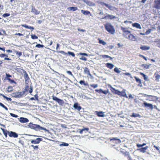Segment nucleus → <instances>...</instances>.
<instances>
[{
  "label": "nucleus",
  "mask_w": 160,
  "mask_h": 160,
  "mask_svg": "<svg viewBox=\"0 0 160 160\" xmlns=\"http://www.w3.org/2000/svg\"><path fill=\"white\" fill-rule=\"evenodd\" d=\"M24 78L25 79V86L24 87L23 91L21 92H17L13 93L14 97L16 98H21L26 96L27 93L26 92H28L30 93H31L33 91V87L31 86H29L28 83L30 82V79L26 71H24Z\"/></svg>",
  "instance_id": "f257e3e1"
},
{
  "label": "nucleus",
  "mask_w": 160,
  "mask_h": 160,
  "mask_svg": "<svg viewBox=\"0 0 160 160\" xmlns=\"http://www.w3.org/2000/svg\"><path fill=\"white\" fill-rule=\"evenodd\" d=\"M28 126L31 128L34 129L36 131H41L42 130H44L45 132H47L48 133H50V132L49 130L47 129L44 128L38 125L33 124L30 123H29Z\"/></svg>",
  "instance_id": "f03ea898"
},
{
  "label": "nucleus",
  "mask_w": 160,
  "mask_h": 160,
  "mask_svg": "<svg viewBox=\"0 0 160 160\" xmlns=\"http://www.w3.org/2000/svg\"><path fill=\"white\" fill-rule=\"evenodd\" d=\"M105 29L107 31L112 34H114L115 33V30L113 26L110 23H107L105 25Z\"/></svg>",
  "instance_id": "7ed1b4c3"
},
{
  "label": "nucleus",
  "mask_w": 160,
  "mask_h": 160,
  "mask_svg": "<svg viewBox=\"0 0 160 160\" xmlns=\"http://www.w3.org/2000/svg\"><path fill=\"white\" fill-rule=\"evenodd\" d=\"M143 95L144 97H148V99H146L147 100L155 102L157 101L158 99V97L156 96L148 95L146 94H143Z\"/></svg>",
  "instance_id": "20e7f679"
},
{
  "label": "nucleus",
  "mask_w": 160,
  "mask_h": 160,
  "mask_svg": "<svg viewBox=\"0 0 160 160\" xmlns=\"http://www.w3.org/2000/svg\"><path fill=\"white\" fill-rule=\"evenodd\" d=\"M12 77V76L9 74L7 73H6V77L5 78V80H8V82H9L11 84L14 83L15 84H17V83L14 80L11 79L10 78Z\"/></svg>",
  "instance_id": "39448f33"
},
{
  "label": "nucleus",
  "mask_w": 160,
  "mask_h": 160,
  "mask_svg": "<svg viewBox=\"0 0 160 160\" xmlns=\"http://www.w3.org/2000/svg\"><path fill=\"white\" fill-rule=\"evenodd\" d=\"M52 99L57 102L59 105H62L64 103V101L56 97L52 96Z\"/></svg>",
  "instance_id": "423d86ee"
},
{
  "label": "nucleus",
  "mask_w": 160,
  "mask_h": 160,
  "mask_svg": "<svg viewBox=\"0 0 160 160\" xmlns=\"http://www.w3.org/2000/svg\"><path fill=\"white\" fill-rule=\"evenodd\" d=\"M101 5L103 6H106L110 10H111L115 11L117 9V8L115 7L112 6L111 5L106 4L103 2H101Z\"/></svg>",
  "instance_id": "0eeeda50"
},
{
  "label": "nucleus",
  "mask_w": 160,
  "mask_h": 160,
  "mask_svg": "<svg viewBox=\"0 0 160 160\" xmlns=\"http://www.w3.org/2000/svg\"><path fill=\"white\" fill-rule=\"evenodd\" d=\"M42 139L41 138H38L35 140H31V142L32 144H39L41 141H42Z\"/></svg>",
  "instance_id": "6e6552de"
},
{
  "label": "nucleus",
  "mask_w": 160,
  "mask_h": 160,
  "mask_svg": "<svg viewBox=\"0 0 160 160\" xmlns=\"http://www.w3.org/2000/svg\"><path fill=\"white\" fill-rule=\"evenodd\" d=\"M154 7L157 9H160V0H155Z\"/></svg>",
  "instance_id": "1a4fd4ad"
},
{
  "label": "nucleus",
  "mask_w": 160,
  "mask_h": 160,
  "mask_svg": "<svg viewBox=\"0 0 160 160\" xmlns=\"http://www.w3.org/2000/svg\"><path fill=\"white\" fill-rule=\"evenodd\" d=\"M8 135L10 137L17 138L18 136V134L15 132L10 131L8 133Z\"/></svg>",
  "instance_id": "9d476101"
},
{
  "label": "nucleus",
  "mask_w": 160,
  "mask_h": 160,
  "mask_svg": "<svg viewBox=\"0 0 160 160\" xmlns=\"http://www.w3.org/2000/svg\"><path fill=\"white\" fill-rule=\"evenodd\" d=\"M127 38L128 39L132 41H136L137 39L136 37L132 34H130L129 35L128 37H127Z\"/></svg>",
  "instance_id": "9b49d317"
},
{
  "label": "nucleus",
  "mask_w": 160,
  "mask_h": 160,
  "mask_svg": "<svg viewBox=\"0 0 160 160\" xmlns=\"http://www.w3.org/2000/svg\"><path fill=\"white\" fill-rule=\"evenodd\" d=\"M111 87V90L112 92L114 93L115 94H117L119 96L120 95V91L115 89L114 88L112 87L111 86L110 87Z\"/></svg>",
  "instance_id": "f8f14e48"
},
{
  "label": "nucleus",
  "mask_w": 160,
  "mask_h": 160,
  "mask_svg": "<svg viewBox=\"0 0 160 160\" xmlns=\"http://www.w3.org/2000/svg\"><path fill=\"white\" fill-rule=\"evenodd\" d=\"M111 141H112L114 143L116 144H119L121 142V140L117 138H113L110 139Z\"/></svg>",
  "instance_id": "ddd939ff"
},
{
  "label": "nucleus",
  "mask_w": 160,
  "mask_h": 160,
  "mask_svg": "<svg viewBox=\"0 0 160 160\" xmlns=\"http://www.w3.org/2000/svg\"><path fill=\"white\" fill-rule=\"evenodd\" d=\"M125 92L126 90L125 89H123V90L121 92H120V95L119 96L121 97H124L127 98H128V97L127 96Z\"/></svg>",
  "instance_id": "4468645a"
},
{
  "label": "nucleus",
  "mask_w": 160,
  "mask_h": 160,
  "mask_svg": "<svg viewBox=\"0 0 160 160\" xmlns=\"http://www.w3.org/2000/svg\"><path fill=\"white\" fill-rule=\"evenodd\" d=\"M73 107L78 111H80L81 109V107L79 105L78 102L75 103L73 106Z\"/></svg>",
  "instance_id": "2eb2a0df"
},
{
  "label": "nucleus",
  "mask_w": 160,
  "mask_h": 160,
  "mask_svg": "<svg viewBox=\"0 0 160 160\" xmlns=\"http://www.w3.org/2000/svg\"><path fill=\"white\" fill-rule=\"evenodd\" d=\"M115 18H116L114 16L110 14H107V15L104 17L103 18L106 19H112Z\"/></svg>",
  "instance_id": "dca6fc26"
},
{
  "label": "nucleus",
  "mask_w": 160,
  "mask_h": 160,
  "mask_svg": "<svg viewBox=\"0 0 160 160\" xmlns=\"http://www.w3.org/2000/svg\"><path fill=\"white\" fill-rule=\"evenodd\" d=\"M4 57H6L5 58H4V60H11L12 59L8 58V56L4 53H2L0 54V57L1 58H3Z\"/></svg>",
  "instance_id": "f3484780"
},
{
  "label": "nucleus",
  "mask_w": 160,
  "mask_h": 160,
  "mask_svg": "<svg viewBox=\"0 0 160 160\" xmlns=\"http://www.w3.org/2000/svg\"><path fill=\"white\" fill-rule=\"evenodd\" d=\"M143 104L145 107H148L151 109H152L153 108V105L152 104L144 102Z\"/></svg>",
  "instance_id": "a211bd4d"
},
{
  "label": "nucleus",
  "mask_w": 160,
  "mask_h": 160,
  "mask_svg": "<svg viewBox=\"0 0 160 160\" xmlns=\"http://www.w3.org/2000/svg\"><path fill=\"white\" fill-rule=\"evenodd\" d=\"M19 121L22 123H26L28 122L29 120L27 118L21 117L20 118Z\"/></svg>",
  "instance_id": "6ab92c4d"
},
{
  "label": "nucleus",
  "mask_w": 160,
  "mask_h": 160,
  "mask_svg": "<svg viewBox=\"0 0 160 160\" xmlns=\"http://www.w3.org/2000/svg\"><path fill=\"white\" fill-rule=\"evenodd\" d=\"M32 12L36 15H38L40 13V11H38L34 7H32L31 9Z\"/></svg>",
  "instance_id": "aec40b11"
},
{
  "label": "nucleus",
  "mask_w": 160,
  "mask_h": 160,
  "mask_svg": "<svg viewBox=\"0 0 160 160\" xmlns=\"http://www.w3.org/2000/svg\"><path fill=\"white\" fill-rule=\"evenodd\" d=\"M21 26L22 27H24L26 28L30 29L31 31H33L34 30V28L33 27L28 26L26 24H22Z\"/></svg>",
  "instance_id": "412c9836"
},
{
  "label": "nucleus",
  "mask_w": 160,
  "mask_h": 160,
  "mask_svg": "<svg viewBox=\"0 0 160 160\" xmlns=\"http://www.w3.org/2000/svg\"><path fill=\"white\" fill-rule=\"evenodd\" d=\"M132 26L133 27H136L137 28H138L139 29H142V27L138 23L135 22L134 23H133L132 24Z\"/></svg>",
  "instance_id": "4be33fe9"
},
{
  "label": "nucleus",
  "mask_w": 160,
  "mask_h": 160,
  "mask_svg": "<svg viewBox=\"0 0 160 160\" xmlns=\"http://www.w3.org/2000/svg\"><path fill=\"white\" fill-rule=\"evenodd\" d=\"M123 154L125 156L127 157L128 159V160H132V158L131 157L129 153L128 152H126L123 153Z\"/></svg>",
  "instance_id": "5701e85b"
},
{
  "label": "nucleus",
  "mask_w": 160,
  "mask_h": 160,
  "mask_svg": "<svg viewBox=\"0 0 160 160\" xmlns=\"http://www.w3.org/2000/svg\"><path fill=\"white\" fill-rule=\"evenodd\" d=\"M150 47L149 46H142L140 47V49L143 50H147L149 49Z\"/></svg>",
  "instance_id": "b1692460"
},
{
  "label": "nucleus",
  "mask_w": 160,
  "mask_h": 160,
  "mask_svg": "<svg viewBox=\"0 0 160 160\" xmlns=\"http://www.w3.org/2000/svg\"><path fill=\"white\" fill-rule=\"evenodd\" d=\"M34 98L32 97L29 99L30 100H37L39 101L38 96L37 94H36L34 96Z\"/></svg>",
  "instance_id": "393cba45"
},
{
  "label": "nucleus",
  "mask_w": 160,
  "mask_h": 160,
  "mask_svg": "<svg viewBox=\"0 0 160 160\" xmlns=\"http://www.w3.org/2000/svg\"><path fill=\"white\" fill-rule=\"evenodd\" d=\"M84 72L85 74H86L89 75L91 76V74L89 69L87 67H85L84 68Z\"/></svg>",
  "instance_id": "a878e982"
},
{
  "label": "nucleus",
  "mask_w": 160,
  "mask_h": 160,
  "mask_svg": "<svg viewBox=\"0 0 160 160\" xmlns=\"http://www.w3.org/2000/svg\"><path fill=\"white\" fill-rule=\"evenodd\" d=\"M79 83L81 85H84L86 86H89V85L87 82H85L84 80H81L80 81Z\"/></svg>",
  "instance_id": "bb28decb"
},
{
  "label": "nucleus",
  "mask_w": 160,
  "mask_h": 160,
  "mask_svg": "<svg viewBox=\"0 0 160 160\" xmlns=\"http://www.w3.org/2000/svg\"><path fill=\"white\" fill-rule=\"evenodd\" d=\"M1 129L5 137L6 138L7 137V134H8V133L9 132V131H8L7 130H5L4 129L2 128H1Z\"/></svg>",
  "instance_id": "cd10ccee"
},
{
  "label": "nucleus",
  "mask_w": 160,
  "mask_h": 160,
  "mask_svg": "<svg viewBox=\"0 0 160 160\" xmlns=\"http://www.w3.org/2000/svg\"><path fill=\"white\" fill-rule=\"evenodd\" d=\"M89 130V129L88 128H84L83 129H79L80 131H79V132L80 134H82V133L84 131H86L88 132V131Z\"/></svg>",
  "instance_id": "c85d7f7f"
},
{
  "label": "nucleus",
  "mask_w": 160,
  "mask_h": 160,
  "mask_svg": "<svg viewBox=\"0 0 160 160\" xmlns=\"http://www.w3.org/2000/svg\"><path fill=\"white\" fill-rule=\"evenodd\" d=\"M14 52L16 53V55L18 58H19L22 55V52H18L15 50Z\"/></svg>",
  "instance_id": "c756f323"
},
{
  "label": "nucleus",
  "mask_w": 160,
  "mask_h": 160,
  "mask_svg": "<svg viewBox=\"0 0 160 160\" xmlns=\"http://www.w3.org/2000/svg\"><path fill=\"white\" fill-rule=\"evenodd\" d=\"M106 66L110 69H112L114 67V65L113 64L110 63H107Z\"/></svg>",
  "instance_id": "7c9ffc66"
},
{
  "label": "nucleus",
  "mask_w": 160,
  "mask_h": 160,
  "mask_svg": "<svg viewBox=\"0 0 160 160\" xmlns=\"http://www.w3.org/2000/svg\"><path fill=\"white\" fill-rule=\"evenodd\" d=\"M81 12L83 14L85 15H88L90 13V12L88 11H85L83 10H81Z\"/></svg>",
  "instance_id": "2f4dec72"
},
{
  "label": "nucleus",
  "mask_w": 160,
  "mask_h": 160,
  "mask_svg": "<svg viewBox=\"0 0 160 160\" xmlns=\"http://www.w3.org/2000/svg\"><path fill=\"white\" fill-rule=\"evenodd\" d=\"M13 90V88L12 86H9L7 89L8 92H12Z\"/></svg>",
  "instance_id": "473e14b6"
},
{
  "label": "nucleus",
  "mask_w": 160,
  "mask_h": 160,
  "mask_svg": "<svg viewBox=\"0 0 160 160\" xmlns=\"http://www.w3.org/2000/svg\"><path fill=\"white\" fill-rule=\"evenodd\" d=\"M0 95L1 96H2L4 98L6 99L8 101H11L12 100L11 98L7 97L2 94H0Z\"/></svg>",
  "instance_id": "72a5a7b5"
},
{
  "label": "nucleus",
  "mask_w": 160,
  "mask_h": 160,
  "mask_svg": "<svg viewBox=\"0 0 160 160\" xmlns=\"http://www.w3.org/2000/svg\"><path fill=\"white\" fill-rule=\"evenodd\" d=\"M121 29L122 31L124 33L125 32H129V31L128 30V28L123 27H121Z\"/></svg>",
  "instance_id": "f704fd0d"
},
{
  "label": "nucleus",
  "mask_w": 160,
  "mask_h": 160,
  "mask_svg": "<svg viewBox=\"0 0 160 160\" xmlns=\"http://www.w3.org/2000/svg\"><path fill=\"white\" fill-rule=\"evenodd\" d=\"M140 75L142 76L144 78V79L145 80L147 81L148 80V78L146 76L145 74H144L142 72H140Z\"/></svg>",
  "instance_id": "c9c22d12"
},
{
  "label": "nucleus",
  "mask_w": 160,
  "mask_h": 160,
  "mask_svg": "<svg viewBox=\"0 0 160 160\" xmlns=\"http://www.w3.org/2000/svg\"><path fill=\"white\" fill-rule=\"evenodd\" d=\"M134 78L135 79L136 82H138L139 84H141L142 83L141 80L139 78H138L136 77L135 76Z\"/></svg>",
  "instance_id": "e433bc0d"
},
{
  "label": "nucleus",
  "mask_w": 160,
  "mask_h": 160,
  "mask_svg": "<svg viewBox=\"0 0 160 160\" xmlns=\"http://www.w3.org/2000/svg\"><path fill=\"white\" fill-rule=\"evenodd\" d=\"M151 65V64H149L148 65L142 64V66L144 68L147 69H148L149 68L150 66Z\"/></svg>",
  "instance_id": "4c0bfd02"
},
{
  "label": "nucleus",
  "mask_w": 160,
  "mask_h": 160,
  "mask_svg": "<svg viewBox=\"0 0 160 160\" xmlns=\"http://www.w3.org/2000/svg\"><path fill=\"white\" fill-rule=\"evenodd\" d=\"M0 106L4 108L6 111L8 110V108L6 106H5L3 104H2V103L1 102H0Z\"/></svg>",
  "instance_id": "58836bf2"
},
{
  "label": "nucleus",
  "mask_w": 160,
  "mask_h": 160,
  "mask_svg": "<svg viewBox=\"0 0 160 160\" xmlns=\"http://www.w3.org/2000/svg\"><path fill=\"white\" fill-rule=\"evenodd\" d=\"M102 58H109L110 59H112V58L108 55H102Z\"/></svg>",
  "instance_id": "ea45409f"
},
{
  "label": "nucleus",
  "mask_w": 160,
  "mask_h": 160,
  "mask_svg": "<svg viewBox=\"0 0 160 160\" xmlns=\"http://www.w3.org/2000/svg\"><path fill=\"white\" fill-rule=\"evenodd\" d=\"M67 53V54H68L69 55H71L72 57H75V54L73 52H71L70 51H68Z\"/></svg>",
  "instance_id": "a19ab883"
},
{
  "label": "nucleus",
  "mask_w": 160,
  "mask_h": 160,
  "mask_svg": "<svg viewBox=\"0 0 160 160\" xmlns=\"http://www.w3.org/2000/svg\"><path fill=\"white\" fill-rule=\"evenodd\" d=\"M114 71L118 73H120L121 72L120 69L118 68H115L114 69Z\"/></svg>",
  "instance_id": "79ce46f5"
},
{
  "label": "nucleus",
  "mask_w": 160,
  "mask_h": 160,
  "mask_svg": "<svg viewBox=\"0 0 160 160\" xmlns=\"http://www.w3.org/2000/svg\"><path fill=\"white\" fill-rule=\"evenodd\" d=\"M60 146H69V144L68 143L63 142L62 143L59 145Z\"/></svg>",
  "instance_id": "37998d69"
},
{
  "label": "nucleus",
  "mask_w": 160,
  "mask_h": 160,
  "mask_svg": "<svg viewBox=\"0 0 160 160\" xmlns=\"http://www.w3.org/2000/svg\"><path fill=\"white\" fill-rule=\"evenodd\" d=\"M70 9L71 10H72L73 11H74L77 9V7H71L70 8Z\"/></svg>",
  "instance_id": "c03bdc74"
},
{
  "label": "nucleus",
  "mask_w": 160,
  "mask_h": 160,
  "mask_svg": "<svg viewBox=\"0 0 160 160\" xmlns=\"http://www.w3.org/2000/svg\"><path fill=\"white\" fill-rule=\"evenodd\" d=\"M139 116V115L138 114V113H133L132 114V115L131 116L132 117H138Z\"/></svg>",
  "instance_id": "a18cd8bd"
},
{
  "label": "nucleus",
  "mask_w": 160,
  "mask_h": 160,
  "mask_svg": "<svg viewBox=\"0 0 160 160\" xmlns=\"http://www.w3.org/2000/svg\"><path fill=\"white\" fill-rule=\"evenodd\" d=\"M24 139H20L18 141V142L22 145H23L24 144V141H23Z\"/></svg>",
  "instance_id": "49530a36"
},
{
  "label": "nucleus",
  "mask_w": 160,
  "mask_h": 160,
  "mask_svg": "<svg viewBox=\"0 0 160 160\" xmlns=\"http://www.w3.org/2000/svg\"><path fill=\"white\" fill-rule=\"evenodd\" d=\"M156 80L157 81H159V79L160 78V75L158 74H157L155 76Z\"/></svg>",
  "instance_id": "de8ad7c7"
},
{
  "label": "nucleus",
  "mask_w": 160,
  "mask_h": 160,
  "mask_svg": "<svg viewBox=\"0 0 160 160\" xmlns=\"http://www.w3.org/2000/svg\"><path fill=\"white\" fill-rule=\"evenodd\" d=\"M90 86L93 88H95L97 87L98 85L97 84H90Z\"/></svg>",
  "instance_id": "09e8293b"
},
{
  "label": "nucleus",
  "mask_w": 160,
  "mask_h": 160,
  "mask_svg": "<svg viewBox=\"0 0 160 160\" xmlns=\"http://www.w3.org/2000/svg\"><path fill=\"white\" fill-rule=\"evenodd\" d=\"M10 15V14L9 13H5L2 15V17H9Z\"/></svg>",
  "instance_id": "8fccbe9b"
},
{
  "label": "nucleus",
  "mask_w": 160,
  "mask_h": 160,
  "mask_svg": "<svg viewBox=\"0 0 160 160\" xmlns=\"http://www.w3.org/2000/svg\"><path fill=\"white\" fill-rule=\"evenodd\" d=\"M31 38L33 39H37L38 38V37L36 35H31Z\"/></svg>",
  "instance_id": "3c124183"
},
{
  "label": "nucleus",
  "mask_w": 160,
  "mask_h": 160,
  "mask_svg": "<svg viewBox=\"0 0 160 160\" xmlns=\"http://www.w3.org/2000/svg\"><path fill=\"white\" fill-rule=\"evenodd\" d=\"M36 47L38 48H43L44 46L42 45H41V44H39L36 45Z\"/></svg>",
  "instance_id": "603ef678"
},
{
  "label": "nucleus",
  "mask_w": 160,
  "mask_h": 160,
  "mask_svg": "<svg viewBox=\"0 0 160 160\" xmlns=\"http://www.w3.org/2000/svg\"><path fill=\"white\" fill-rule=\"evenodd\" d=\"M31 147H32L34 149L36 150L38 148V146H34L33 145H31Z\"/></svg>",
  "instance_id": "864d4df0"
},
{
  "label": "nucleus",
  "mask_w": 160,
  "mask_h": 160,
  "mask_svg": "<svg viewBox=\"0 0 160 160\" xmlns=\"http://www.w3.org/2000/svg\"><path fill=\"white\" fill-rule=\"evenodd\" d=\"M123 74L126 75L130 77L131 78H132L131 74L129 73H128V72L125 73H123Z\"/></svg>",
  "instance_id": "5fc2aeb1"
},
{
  "label": "nucleus",
  "mask_w": 160,
  "mask_h": 160,
  "mask_svg": "<svg viewBox=\"0 0 160 160\" xmlns=\"http://www.w3.org/2000/svg\"><path fill=\"white\" fill-rule=\"evenodd\" d=\"M17 71L18 72H22V71L24 74V71H25V70H23L21 68H17Z\"/></svg>",
  "instance_id": "6e6d98bb"
},
{
  "label": "nucleus",
  "mask_w": 160,
  "mask_h": 160,
  "mask_svg": "<svg viewBox=\"0 0 160 160\" xmlns=\"http://www.w3.org/2000/svg\"><path fill=\"white\" fill-rule=\"evenodd\" d=\"M152 30L150 29H148L145 32V34L148 35L151 32Z\"/></svg>",
  "instance_id": "4d7b16f0"
},
{
  "label": "nucleus",
  "mask_w": 160,
  "mask_h": 160,
  "mask_svg": "<svg viewBox=\"0 0 160 160\" xmlns=\"http://www.w3.org/2000/svg\"><path fill=\"white\" fill-rule=\"evenodd\" d=\"M138 150L139 151L141 152H142L143 153H145L146 152V151L142 148L138 149Z\"/></svg>",
  "instance_id": "13d9d810"
},
{
  "label": "nucleus",
  "mask_w": 160,
  "mask_h": 160,
  "mask_svg": "<svg viewBox=\"0 0 160 160\" xmlns=\"http://www.w3.org/2000/svg\"><path fill=\"white\" fill-rule=\"evenodd\" d=\"M58 53H60L62 54H64L66 55L67 54V53L65 52L64 51H61L58 52Z\"/></svg>",
  "instance_id": "bf43d9fd"
},
{
  "label": "nucleus",
  "mask_w": 160,
  "mask_h": 160,
  "mask_svg": "<svg viewBox=\"0 0 160 160\" xmlns=\"http://www.w3.org/2000/svg\"><path fill=\"white\" fill-rule=\"evenodd\" d=\"M78 54L81 55L85 56L87 57L88 56V54L85 53L80 52Z\"/></svg>",
  "instance_id": "052dcab7"
},
{
  "label": "nucleus",
  "mask_w": 160,
  "mask_h": 160,
  "mask_svg": "<svg viewBox=\"0 0 160 160\" xmlns=\"http://www.w3.org/2000/svg\"><path fill=\"white\" fill-rule=\"evenodd\" d=\"M94 114L97 115L98 116L100 117V112L96 111L94 112Z\"/></svg>",
  "instance_id": "680f3d73"
},
{
  "label": "nucleus",
  "mask_w": 160,
  "mask_h": 160,
  "mask_svg": "<svg viewBox=\"0 0 160 160\" xmlns=\"http://www.w3.org/2000/svg\"><path fill=\"white\" fill-rule=\"evenodd\" d=\"M67 73H68V74H69V75H71V76L74 77V76L73 75V74H72V72L70 71H67Z\"/></svg>",
  "instance_id": "e2e57ef3"
},
{
  "label": "nucleus",
  "mask_w": 160,
  "mask_h": 160,
  "mask_svg": "<svg viewBox=\"0 0 160 160\" xmlns=\"http://www.w3.org/2000/svg\"><path fill=\"white\" fill-rule=\"evenodd\" d=\"M80 59L82 60H84L85 61H86L87 60V58L84 57H82L80 58Z\"/></svg>",
  "instance_id": "0e129e2a"
},
{
  "label": "nucleus",
  "mask_w": 160,
  "mask_h": 160,
  "mask_svg": "<svg viewBox=\"0 0 160 160\" xmlns=\"http://www.w3.org/2000/svg\"><path fill=\"white\" fill-rule=\"evenodd\" d=\"M101 44L104 46L107 45L106 43L102 40H101Z\"/></svg>",
  "instance_id": "69168bd1"
},
{
  "label": "nucleus",
  "mask_w": 160,
  "mask_h": 160,
  "mask_svg": "<svg viewBox=\"0 0 160 160\" xmlns=\"http://www.w3.org/2000/svg\"><path fill=\"white\" fill-rule=\"evenodd\" d=\"M47 42H48V44L49 46H51L53 42L52 40L49 41H49Z\"/></svg>",
  "instance_id": "338daca9"
},
{
  "label": "nucleus",
  "mask_w": 160,
  "mask_h": 160,
  "mask_svg": "<svg viewBox=\"0 0 160 160\" xmlns=\"http://www.w3.org/2000/svg\"><path fill=\"white\" fill-rule=\"evenodd\" d=\"M10 115L12 116L13 117L17 118L18 117V116L17 115H16L13 113H11Z\"/></svg>",
  "instance_id": "774afa93"
}]
</instances>
